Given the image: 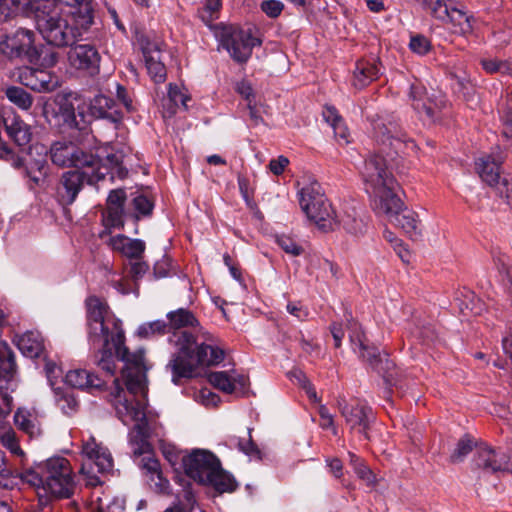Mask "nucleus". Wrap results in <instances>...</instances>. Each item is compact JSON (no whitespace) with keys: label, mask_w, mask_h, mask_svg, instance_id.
I'll return each instance as SVG.
<instances>
[{"label":"nucleus","mask_w":512,"mask_h":512,"mask_svg":"<svg viewBox=\"0 0 512 512\" xmlns=\"http://www.w3.org/2000/svg\"><path fill=\"white\" fill-rule=\"evenodd\" d=\"M125 200L126 192L124 189L112 190L107 198V208L123 209Z\"/></svg>","instance_id":"nucleus-57"},{"label":"nucleus","mask_w":512,"mask_h":512,"mask_svg":"<svg viewBox=\"0 0 512 512\" xmlns=\"http://www.w3.org/2000/svg\"><path fill=\"white\" fill-rule=\"evenodd\" d=\"M18 478L33 487L42 488L45 491L46 484L44 479V462L40 463L35 468L23 471L20 475H18Z\"/></svg>","instance_id":"nucleus-41"},{"label":"nucleus","mask_w":512,"mask_h":512,"mask_svg":"<svg viewBox=\"0 0 512 512\" xmlns=\"http://www.w3.org/2000/svg\"><path fill=\"white\" fill-rule=\"evenodd\" d=\"M185 474L194 481L210 485L219 493L237 488L234 477L226 472L220 460L210 451L195 449L182 459Z\"/></svg>","instance_id":"nucleus-5"},{"label":"nucleus","mask_w":512,"mask_h":512,"mask_svg":"<svg viewBox=\"0 0 512 512\" xmlns=\"http://www.w3.org/2000/svg\"><path fill=\"white\" fill-rule=\"evenodd\" d=\"M5 95L10 102L22 110H28L32 106V96L21 87L9 86L5 90Z\"/></svg>","instance_id":"nucleus-39"},{"label":"nucleus","mask_w":512,"mask_h":512,"mask_svg":"<svg viewBox=\"0 0 512 512\" xmlns=\"http://www.w3.org/2000/svg\"><path fill=\"white\" fill-rule=\"evenodd\" d=\"M0 159L10 162L15 168L23 165V160L3 140L0 141Z\"/></svg>","instance_id":"nucleus-53"},{"label":"nucleus","mask_w":512,"mask_h":512,"mask_svg":"<svg viewBox=\"0 0 512 512\" xmlns=\"http://www.w3.org/2000/svg\"><path fill=\"white\" fill-rule=\"evenodd\" d=\"M447 100L441 94H433L427 98L426 103L421 108V116H425L430 122H435L440 118L441 112L447 107Z\"/></svg>","instance_id":"nucleus-35"},{"label":"nucleus","mask_w":512,"mask_h":512,"mask_svg":"<svg viewBox=\"0 0 512 512\" xmlns=\"http://www.w3.org/2000/svg\"><path fill=\"white\" fill-rule=\"evenodd\" d=\"M124 210L120 208H106L103 213V224L106 228L121 229L124 227Z\"/></svg>","instance_id":"nucleus-47"},{"label":"nucleus","mask_w":512,"mask_h":512,"mask_svg":"<svg viewBox=\"0 0 512 512\" xmlns=\"http://www.w3.org/2000/svg\"><path fill=\"white\" fill-rule=\"evenodd\" d=\"M221 0H205L204 6L199 10V15L204 22L213 21L221 8Z\"/></svg>","instance_id":"nucleus-50"},{"label":"nucleus","mask_w":512,"mask_h":512,"mask_svg":"<svg viewBox=\"0 0 512 512\" xmlns=\"http://www.w3.org/2000/svg\"><path fill=\"white\" fill-rule=\"evenodd\" d=\"M18 474L7 464L4 468L0 469V485L3 488H13L17 485Z\"/></svg>","instance_id":"nucleus-55"},{"label":"nucleus","mask_w":512,"mask_h":512,"mask_svg":"<svg viewBox=\"0 0 512 512\" xmlns=\"http://www.w3.org/2000/svg\"><path fill=\"white\" fill-rule=\"evenodd\" d=\"M458 308L463 316L480 315L483 310V304L476 297L474 292L465 291L461 293V297H457Z\"/></svg>","instance_id":"nucleus-36"},{"label":"nucleus","mask_w":512,"mask_h":512,"mask_svg":"<svg viewBox=\"0 0 512 512\" xmlns=\"http://www.w3.org/2000/svg\"><path fill=\"white\" fill-rule=\"evenodd\" d=\"M379 74L380 66L376 60H359L353 71L352 85L356 89H363L378 79Z\"/></svg>","instance_id":"nucleus-27"},{"label":"nucleus","mask_w":512,"mask_h":512,"mask_svg":"<svg viewBox=\"0 0 512 512\" xmlns=\"http://www.w3.org/2000/svg\"><path fill=\"white\" fill-rule=\"evenodd\" d=\"M57 406L66 415L75 413L78 409V402L73 394L64 392L59 394L57 398Z\"/></svg>","instance_id":"nucleus-49"},{"label":"nucleus","mask_w":512,"mask_h":512,"mask_svg":"<svg viewBox=\"0 0 512 512\" xmlns=\"http://www.w3.org/2000/svg\"><path fill=\"white\" fill-rule=\"evenodd\" d=\"M474 447V441L469 435H464L459 439L456 447L450 455V461L453 463H459L472 451Z\"/></svg>","instance_id":"nucleus-45"},{"label":"nucleus","mask_w":512,"mask_h":512,"mask_svg":"<svg viewBox=\"0 0 512 512\" xmlns=\"http://www.w3.org/2000/svg\"><path fill=\"white\" fill-rule=\"evenodd\" d=\"M208 380L215 388L227 394L235 391V383L226 371L211 372L208 375Z\"/></svg>","instance_id":"nucleus-42"},{"label":"nucleus","mask_w":512,"mask_h":512,"mask_svg":"<svg viewBox=\"0 0 512 512\" xmlns=\"http://www.w3.org/2000/svg\"><path fill=\"white\" fill-rule=\"evenodd\" d=\"M86 307L90 344H111L117 358L125 363L122 375L126 389L130 394L145 392L147 378L144 351L139 349L131 353L124 345L125 336L121 321L114 317L104 301L91 296L86 300Z\"/></svg>","instance_id":"nucleus-1"},{"label":"nucleus","mask_w":512,"mask_h":512,"mask_svg":"<svg viewBox=\"0 0 512 512\" xmlns=\"http://www.w3.org/2000/svg\"><path fill=\"white\" fill-rule=\"evenodd\" d=\"M450 76L454 81L452 88L458 97L465 101L470 107L477 105L476 90L466 76V73H463V75L450 73Z\"/></svg>","instance_id":"nucleus-34"},{"label":"nucleus","mask_w":512,"mask_h":512,"mask_svg":"<svg viewBox=\"0 0 512 512\" xmlns=\"http://www.w3.org/2000/svg\"><path fill=\"white\" fill-rule=\"evenodd\" d=\"M166 317L169 330L173 331L169 342L176 348L168 364L174 383H178L181 378H191L200 366H215L223 361L224 351L212 344V336L208 332H201L204 342L199 343L192 334L181 331L182 328L199 325L190 310L179 308L167 313Z\"/></svg>","instance_id":"nucleus-2"},{"label":"nucleus","mask_w":512,"mask_h":512,"mask_svg":"<svg viewBox=\"0 0 512 512\" xmlns=\"http://www.w3.org/2000/svg\"><path fill=\"white\" fill-rule=\"evenodd\" d=\"M25 174L29 177L35 184H39V182L43 179L46 174L44 163L35 162L30 167H27L25 170Z\"/></svg>","instance_id":"nucleus-59"},{"label":"nucleus","mask_w":512,"mask_h":512,"mask_svg":"<svg viewBox=\"0 0 512 512\" xmlns=\"http://www.w3.org/2000/svg\"><path fill=\"white\" fill-rule=\"evenodd\" d=\"M22 85L37 92H52L60 86L59 78L50 71L24 66L14 74Z\"/></svg>","instance_id":"nucleus-21"},{"label":"nucleus","mask_w":512,"mask_h":512,"mask_svg":"<svg viewBox=\"0 0 512 512\" xmlns=\"http://www.w3.org/2000/svg\"><path fill=\"white\" fill-rule=\"evenodd\" d=\"M133 204L135 210L143 216H147L152 213L153 203L148 197L144 195L135 197L133 200Z\"/></svg>","instance_id":"nucleus-58"},{"label":"nucleus","mask_w":512,"mask_h":512,"mask_svg":"<svg viewBox=\"0 0 512 512\" xmlns=\"http://www.w3.org/2000/svg\"><path fill=\"white\" fill-rule=\"evenodd\" d=\"M68 61L73 68L96 75L99 73L101 56L94 45L77 44L70 48Z\"/></svg>","instance_id":"nucleus-22"},{"label":"nucleus","mask_w":512,"mask_h":512,"mask_svg":"<svg viewBox=\"0 0 512 512\" xmlns=\"http://www.w3.org/2000/svg\"><path fill=\"white\" fill-rule=\"evenodd\" d=\"M110 344L106 346H101L99 344L91 345L94 349H97L100 356H97V365L105 371L109 376H113L115 374V363L112 353V347H109Z\"/></svg>","instance_id":"nucleus-40"},{"label":"nucleus","mask_w":512,"mask_h":512,"mask_svg":"<svg viewBox=\"0 0 512 512\" xmlns=\"http://www.w3.org/2000/svg\"><path fill=\"white\" fill-rule=\"evenodd\" d=\"M135 261L130 263V276L136 282L141 279L149 269L146 262L140 261V259H134Z\"/></svg>","instance_id":"nucleus-61"},{"label":"nucleus","mask_w":512,"mask_h":512,"mask_svg":"<svg viewBox=\"0 0 512 512\" xmlns=\"http://www.w3.org/2000/svg\"><path fill=\"white\" fill-rule=\"evenodd\" d=\"M383 206L372 208L376 213L385 215L388 221L403 229L407 234H416L418 225L416 214L407 208H403V202L398 194L383 201Z\"/></svg>","instance_id":"nucleus-19"},{"label":"nucleus","mask_w":512,"mask_h":512,"mask_svg":"<svg viewBox=\"0 0 512 512\" xmlns=\"http://www.w3.org/2000/svg\"><path fill=\"white\" fill-rule=\"evenodd\" d=\"M320 416L319 425L322 429H331L334 435L338 434V430L334 425V416L329 412L325 405H320L318 408Z\"/></svg>","instance_id":"nucleus-54"},{"label":"nucleus","mask_w":512,"mask_h":512,"mask_svg":"<svg viewBox=\"0 0 512 512\" xmlns=\"http://www.w3.org/2000/svg\"><path fill=\"white\" fill-rule=\"evenodd\" d=\"M298 195L301 209L320 230L324 232L334 230L337 223L334 218V210L320 183L310 182L301 188Z\"/></svg>","instance_id":"nucleus-7"},{"label":"nucleus","mask_w":512,"mask_h":512,"mask_svg":"<svg viewBox=\"0 0 512 512\" xmlns=\"http://www.w3.org/2000/svg\"><path fill=\"white\" fill-rule=\"evenodd\" d=\"M65 381L71 387L87 390L100 389L104 385L101 378L85 369H75L67 372Z\"/></svg>","instance_id":"nucleus-29"},{"label":"nucleus","mask_w":512,"mask_h":512,"mask_svg":"<svg viewBox=\"0 0 512 512\" xmlns=\"http://www.w3.org/2000/svg\"><path fill=\"white\" fill-rule=\"evenodd\" d=\"M476 167L481 179L490 186L494 187L502 179L500 176V162L491 156L480 158L476 162Z\"/></svg>","instance_id":"nucleus-33"},{"label":"nucleus","mask_w":512,"mask_h":512,"mask_svg":"<svg viewBox=\"0 0 512 512\" xmlns=\"http://www.w3.org/2000/svg\"><path fill=\"white\" fill-rule=\"evenodd\" d=\"M3 121L9 138L23 150L30 148L33 138L31 126L25 123L18 115L7 116Z\"/></svg>","instance_id":"nucleus-23"},{"label":"nucleus","mask_w":512,"mask_h":512,"mask_svg":"<svg viewBox=\"0 0 512 512\" xmlns=\"http://www.w3.org/2000/svg\"><path fill=\"white\" fill-rule=\"evenodd\" d=\"M288 165L289 159L283 155H280L276 159H271L268 166L274 175L279 176L284 172Z\"/></svg>","instance_id":"nucleus-63"},{"label":"nucleus","mask_w":512,"mask_h":512,"mask_svg":"<svg viewBox=\"0 0 512 512\" xmlns=\"http://www.w3.org/2000/svg\"><path fill=\"white\" fill-rule=\"evenodd\" d=\"M114 388L110 393V402L116 411L117 417L125 424L135 423L130 432V444L136 456H143L139 465L152 476L159 471V461L151 455V445L148 438L156 428V422L146 412L147 390L141 393L130 394L120 386L119 379H114Z\"/></svg>","instance_id":"nucleus-3"},{"label":"nucleus","mask_w":512,"mask_h":512,"mask_svg":"<svg viewBox=\"0 0 512 512\" xmlns=\"http://www.w3.org/2000/svg\"><path fill=\"white\" fill-rule=\"evenodd\" d=\"M348 329L350 331L349 338L353 350L358 353L364 361L368 362L378 374L382 375L386 381H389L393 376V361L389 359L388 355L382 356L376 347L366 344V337L357 322H350Z\"/></svg>","instance_id":"nucleus-14"},{"label":"nucleus","mask_w":512,"mask_h":512,"mask_svg":"<svg viewBox=\"0 0 512 512\" xmlns=\"http://www.w3.org/2000/svg\"><path fill=\"white\" fill-rule=\"evenodd\" d=\"M77 101H79V97L76 93L59 95L56 97L54 105L45 103L43 116L50 124L84 132L87 130V123L79 106L76 113L75 102Z\"/></svg>","instance_id":"nucleus-9"},{"label":"nucleus","mask_w":512,"mask_h":512,"mask_svg":"<svg viewBox=\"0 0 512 512\" xmlns=\"http://www.w3.org/2000/svg\"><path fill=\"white\" fill-rule=\"evenodd\" d=\"M150 486L152 489L159 493H166L169 488V481L162 476V472L150 476Z\"/></svg>","instance_id":"nucleus-62"},{"label":"nucleus","mask_w":512,"mask_h":512,"mask_svg":"<svg viewBox=\"0 0 512 512\" xmlns=\"http://www.w3.org/2000/svg\"><path fill=\"white\" fill-rule=\"evenodd\" d=\"M49 153L51 161L59 167L89 169L99 164L98 157L65 139L53 142Z\"/></svg>","instance_id":"nucleus-15"},{"label":"nucleus","mask_w":512,"mask_h":512,"mask_svg":"<svg viewBox=\"0 0 512 512\" xmlns=\"http://www.w3.org/2000/svg\"><path fill=\"white\" fill-rule=\"evenodd\" d=\"M334 218L337 222L334 229L336 227H342L346 232L352 235H358L364 232V219L360 216L355 207L346 208L340 215L334 213Z\"/></svg>","instance_id":"nucleus-30"},{"label":"nucleus","mask_w":512,"mask_h":512,"mask_svg":"<svg viewBox=\"0 0 512 512\" xmlns=\"http://www.w3.org/2000/svg\"><path fill=\"white\" fill-rule=\"evenodd\" d=\"M0 442L1 444L7 448L12 454L17 456H23L24 452L19 445V441L16 435V432L8 427L0 434Z\"/></svg>","instance_id":"nucleus-46"},{"label":"nucleus","mask_w":512,"mask_h":512,"mask_svg":"<svg viewBox=\"0 0 512 512\" xmlns=\"http://www.w3.org/2000/svg\"><path fill=\"white\" fill-rule=\"evenodd\" d=\"M123 158L124 152L117 151L106 156L107 165H102L100 162L99 165L101 167L107 168L106 175L111 172V179L114 178V175H116L120 179H123L128 174V170L123 166Z\"/></svg>","instance_id":"nucleus-37"},{"label":"nucleus","mask_w":512,"mask_h":512,"mask_svg":"<svg viewBox=\"0 0 512 512\" xmlns=\"http://www.w3.org/2000/svg\"><path fill=\"white\" fill-rule=\"evenodd\" d=\"M283 8V3L278 0H265L261 4L262 11L270 18H277Z\"/></svg>","instance_id":"nucleus-56"},{"label":"nucleus","mask_w":512,"mask_h":512,"mask_svg":"<svg viewBox=\"0 0 512 512\" xmlns=\"http://www.w3.org/2000/svg\"><path fill=\"white\" fill-rule=\"evenodd\" d=\"M423 7L430 9L434 18L443 23H450L455 33L470 34L473 30L472 16L463 8L454 5L453 0H417Z\"/></svg>","instance_id":"nucleus-16"},{"label":"nucleus","mask_w":512,"mask_h":512,"mask_svg":"<svg viewBox=\"0 0 512 512\" xmlns=\"http://www.w3.org/2000/svg\"><path fill=\"white\" fill-rule=\"evenodd\" d=\"M107 168L101 167L97 164L95 167L89 169L71 170L63 173L59 186L58 196L59 200L63 205L72 204L80 190L83 188L84 183L90 185L103 180L106 176Z\"/></svg>","instance_id":"nucleus-13"},{"label":"nucleus","mask_w":512,"mask_h":512,"mask_svg":"<svg viewBox=\"0 0 512 512\" xmlns=\"http://www.w3.org/2000/svg\"><path fill=\"white\" fill-rule=\"evenodd\" d=\"M361 174L372 207H384L383 201L398 194L399 185L392 174L390 162L380 153H374L365 160Z\"/></svg>","instance_id":"nucleus-6"},{"label":"nucleus","mask_w":512,"mask_h":512,"mask_svg":"<svg viewBox=\"0 0 512 512\" xmlns=\"http://www.w3.org/2000/svg\"><path fill=\"white\" fill-rule=\"evenodd\" d=\"M510 457L501 450H496L488 445H480L476 448L473 458V468L483 475L495 474L509 470Z\"/></svg>","instance_id":"nucleus-20"},{"label":"nucleus","mask_w":512,"mask_h":512,"mask_svg":"<svg viewBox=\"0 0 512 512\" xmlns=\"http://www.w3.org/2000/svg\"><path fill=\"white\" fill-rule=\"evenodd\" d=\"M337 407L350 431L359 433L363 435L365 439H368V430L375 421L372 408L364 401L356 399L347 402L346 399L342 397L337 399Z\"/></svg>","instance_id":"nucleus-17"},{"label":"nucleus","mask_w":512,"mask_h":512,"mask_svg":"<svg viewBox=\"0 0 512 512\" xmlns=\"http://www.w3.org/2000/svg\"><path fill=\"white\" fill-rule=\"evenodd\" d=\"M14 423L30 438H38L42 435L41 423L34 409L18 408L14 414Z\"/></svg>","instance_id":"nucleus-28"},{"label":"nucleus","mask_w":512,"mask_h":512,"mask_svg":"<svg viewBox=\"0 0 512 512\" xmlns=\"http://www.w3.org/2000/svg\"><path fill=\"white\" fill-rule=\"evenodd\" d=\"M408 95L414 110L421 113V108L424 106L428 98L426 96L425 86L419 80H415L410 84Z\"/></svg>","instance_id":"nucleus-43"},{"label":"nucleus","mask_w":512,"mask_h":512,"mask_svg":"<svg viewBox=\"0 0 512 512\" xmlns=\"http://www.w3.org/2000/svg\"><path fill=\"white\" fill-rule=\"evenodd\" d=\"M499 194L505 197L508 203L512 204V183L506 178L502 177L499 184L495 185Z\"/></svg>","instance_id":"nucleus-64"},{"label":"nucleus","mask_w":512,"mask_h":512,"mask_svg":"<svg viewBox=\"0 0 512 512\" xmlns=\"http://www.w3.org/2000/svg\"><path fill=\"white\" fill-rule=\"evenodd\" d=\"M108 245L115 252L133 260L141 259L145 251V243L140 239H131L123 234L112 236Z\"/></svg>","instance_id":"nucleus-26"},{"label":"nucleus","mask_w":512,"mask_h":512,"mask_svg":"<svg viewBox=\"0 0 512 512\" xmlns=\"http://www.w3.org/2000/svg\"><path fill=\"white\" fill-rule=\"evenodd\" d=\"M277 243L286 253L293 256H299L303 252V248L289 236L281 235L277 237Z\"/></svg>","instance_id":"nucleus-51"},{"label":"nucleus","mask_w":512,"mask_h":512,"mask_svg":"<svg viewBox=\"0 0 512 512\" xmlns=\"http://www.w3.org/2000/svg\"><path fill=\"white\" fill-rule=\"evenodd\" d=\"M63 9L66 7V12L69 15L76 16L80 19L86 20L95 24L94 19V3L93 0H54Z\"/></svg>","instance_id":"nucleus-32"},{"label":"nucleus","mask_w":512,"mask_h":512,"mask_svg":"<svg viewBox=\"0 0 512 512\" xmlns=\"http://www.w3.org/2000/svg\"><path fill=\"white\" fill-rule=\"evenodd\" d=\"M221 46L226 49L237 63H245L252 55L255 46L261 42L254 37L250 30H244L234 25H218L215 32Z\"/></svg>","instance_id":"nucleus-12"},{"label":"nucleus","mask_w":512,"mask_h":512,"mask_svg":"<svg viewBox=\"0 0 512 512\" xmlns=\"http://www.w3.org/2000/svg\"><path fill=\"white\" fill-rule=\"evenodd\" d=\"M83 462L80 473L83 475L86 486L96 487L102 482L98 474H105L112 470L113 459L109 450L97 443L90 436L82 445Z\"/></svg>","instance_id":"nucleus-10"},{"label":"nucleus","mask_w":512,"mask_h":512,"mask_svg":"<svg viewBox=\"0 0 512 512\" xmlns=\"http://www.w3.org/2000/svg\"><path fill=\"white\" fill-rule=\"evenodd\" d=\"M371 125L372 137L378 145L379 152L386 153L390 160L415 148L414 141L396 121L377 116L371 121Z\"/></svg>","instance_id":"nucleus-8"},{"label":"nucleus","mask_w":512,"mask_h":512,"mask_svg":"<svg viewBox=\"0 0 512 512\" xmlns=\"http://www.w3.org/2000/svg\"><path fill=\"white\" fill-rule=\"evenodd\" d=\"M35 22L39 33L47 43L56 47L72 46L94 25L69 15L54 0H45L42 6H38Z\"/></svg>","instance_id":"nucleus-4"},{"label":"nucleus","mask_w":512,"mask_h":512,"mask_svg":"<svg viewBox=\"0 0 512 512\" xmlns=\"http://www.w3.org/2000/svg\"><path fill=\"white\" fill-rule=\"evenodd\" d=\"M45 0H0V13L5 17L23 15L36 18L38 6Z\"/></svg>","instance_id":"nucleus-25"},{"label":"nucleus","mask_w":512,"mask_h":512,"mask_svg":"<svg viewBox=\"0 0 512 512\" xmlns=\"http://www.w3.org/2000/svg\"><path fill=\"white\" fill-rule=\"evenodd\" d=\"M409 48L413 53L424 56L432 49L431 41L422 34H414L410 37Z\"/></svg>","instance_id":"nucleus-48"},{"label":"nucleus","mask_w":512,"mask_h":512,"mask_svg":"<svg viewBox=\"0 0 512 512\" xmlns=\"http://www.w3.org/2000/svg\"><path fill=\"white\" fill-rule=\"evenodd\" d=\"M0 52L9 59H26L32 62L37 57L34 46V33L31 30L19 28L5 35L0 41Z\"/></svg>","instance_id":"nucleus-18"},{"label":"nucleus","mask_w":512,"mask_h":512,"mask_svg":"<svg viewBox=\"0 0 512 512\" xmlns=\"http://www.w3.org/2000/svg\"><path fill=\"white\" fill-rule=\"evenodd\" d=\"M19 350L29 358H39L45 353L42 336L38 332L29 331L17 340Z\"/></svg>","instance_id":"nucleus-31"},{"label":"nucleus","mask_w":512,"mask_h":512,"mask_svg":"<svg viewBox=\"0 0 512 512\" xmlns=\"http://www.w3.org/2000/svg\"><path fill=\"white\" fill-rule=\"evenodd\" d=\"M89 110L95 118L107 119L116 125L123 118L119 105L112 98L101 94L90 101Z\"/></svg>","instance_id":"nucleus-24"},{"label":"nucleus","mask_w":512,"mask_h":512,"mask_svg":"<svg viewBox=\"0 0 512 512\" xmlns=\"http://www.w3.org/2000/svg\"><path fill=\"white\" fill-rule=\"evenodd\" d=\"M169 324L164 320H156L152 322H147L140 325L137 329V335L140 338H153L157 336H162L166 333H169Z\"/></svg>","instance_id":"nucleus-38"},{"label":"nucleus","mask_w":512,"mask_h":512,"mask_svg":"<svg viewBox=\"0 0 512 512\" xmlns=\"http://www.w3.org/2000/svg\"><path fill=\"white\" fill-rule=\"evenodd\" d=\"M44 370L46 377L48 379V382L51 387H54L57 383V380L62 377V369L59 367L55 362L48 360L46 358V355H44Z\"/></svg>","instance_id":"nucleus-52"},{"label":"nucleus","mask_w":512,"mask_h":512,"mask_svg":"<svg viewBox=\"0 0 512 512\" xmlns=\"http://www.w3.org/2000/svg\"><path fill=\"white\" fill-rule=\"evenodd\" d=\"M45 492L56 498H70L76 489L72 467L64 457H52L44 462Z\"/></svg>","instance_id":"nucleus-11"},{"label":"nucleus","mask_w":512,"mask_h":512,"mask_svg":"<svg viewBox=\"0 0 512 512\" xmlns=\"http://www.w3.org/2000/svg\"><path fill=\"white\" fill-rule=\"evenodd\" d=\"M286 310L299 321L306 320L309 315L308 308L302 305L300 302H289L286 306Z\"/></svg>","instance_id":"nucleus-60"},{"label":"nucleus","mask_w":512,"mask_h":512,"mask_svg":"<svg viewBox=\"0 0 512 512\" xmlns=\"http://www.w3.org/2000/svg\"><path fill=\"white\" fill-rule=\"evenodd\" d=\"M146 68L155 83H163L166 80L165 65L153 55L145 53Z\"/></svg>","instance_id":"nucleus-44"}]
</instances>
